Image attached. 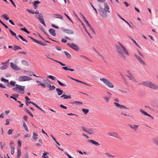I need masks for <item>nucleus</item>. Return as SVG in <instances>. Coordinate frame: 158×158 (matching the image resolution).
Returning a JSON list of instances; mask_svg holds the SVG:
<instances>
[{
  "label": "nucleus",
  "instance_id": "4",
  "mask_svg": "<svg viewBox=\"0 0 158 158\" xmlns=\"http://www.w3.org/2000/svg\"><path fill=\"white\" fill-rule=\"evenodd\" d=\"M126 76L130 80H132L134 82H137L136 80L130 71H128L127 72Z\"/></svg>",
  "mask_w": 158,
  "mask_h": 158
},
{
  "label": "nucleus",
  "instance_id": "21",
  "mask_svg": "<svg viewBox=\"0 0 158 158\" xmlns=\"http://www.w3.org/2000/svg\"><path fill=\"white\" fill-rule=\"evenodd\" d=\"M15 87L12 88V90L16 92L20 91V85H16Z\"/></svg>",
  "mask_w": 158,
  "mask_h": 158
},
{
  "label": "nucleus",
  "instance_id": "42",
  "mask_svg": "<svg viewBox=\"0 0 158 158\" xmlns=\"http://www.w3.org/2000/svg\"><path fill=\"white\" fill-rule=\"evenodd\" d=\"M40 22L42 23L44 26L46 27V25L45 24L43 18L40 19L39 20Z\"/></svg>",
  "mask_w": 158,
  "mask_h": 158
},
{
  "label": "nucleus",
  "instance_id": "62",
  "mask_svg": "<svg viewBox=\"0 0 158 158\" xmlns=\"http://www.w3.org/2000/svg\"><path fill=\"white\" fill-rule=\"evenodd\" d=\"M0 23L6 28L8 29V27L2 21H0Z\"/></svg>",
  "mask_w": 158,
  "mask_h": 158
},
{
  "label": "nucleus",
  "instance_id": "38",
  "mask_svg": "<svg viewBox=\"0 0 158 158\" xmlns=\"http://www.w3.org/2000/svg\"><path fill=\"white\" fill-rule=\"evenodd\" d=\"M103 98L105 100V102L107 103L109 102L110 98V97L104 96L103 97Z\"/></svg>",
  "mask_w": 158,
  "mask_h": 158
},
{
  "label": "nucleus",
  "instance_id": "53",
  "mask_svg": "<svg viewBox=\"0 0 158 158\" xmlns=\"http://www.w3.org/2000/svg\"><path fill=\"white\" fill-rule=\"evenodd\" d=\"M49 87V90H53L55 89L56 88L55 86H54L53 85L52 86H51H51H50Z\"/></svg>",
  "mask_w": 158,
  "mask_h": 158
},
{
  "label": "nucleus",
  "instance_id": "43",
  "mask_svg": "<svg viewBox=\"0 0 158 158\" xmlns=\"http://www.w3.org/2000/svg\"><path fill=\"white\" fill-rule=\"evenodd\" d=\"M20 30L23 31L28 34H29L30 33V32L28 31L25 28H21Z\"/></svg>",
  "mask_w": 158,
  "mask_h": 158
},
{
  "label": "nucleus",
  "instance_id": "63",
  "mask_svg": "<svg viewBox=\"0 0 158 158\" xmlns=\"http://www.w3.org/2000/svg\"><path fill=\"white\" fill-rule=\"evenodd\" d=\"M81 129H82V130L84 131H85V132H87V129H86V128L85 127H81Z\"/></svg>",
  "mask_w": 158,
  "mask_h": 158
},
{
  "label": "nucleus",
  "instance_id": "57",
  "mask_svg": "<svg viewBox=\"0 0 158 158\" xmlns=\"http://www.w3.org/2000/svg\"><path fill=\"white\" fill-rule=\"evenodd\" d=\"M106 155L107 156H109L111 157H114V156L112 155H110L109 153H105Z\"/></svg>",
  "mask_w": 158,
  "mask_h": 158
},
{
  "label": "nucleus",
  "instance_id": "45",
  "mask_svg": "<svg viewBox=\"0 0 158 158\" xmlns=\"http://www.w3.org/2000/svg\"><path fill=\"white\" fill-rule=\"evenodd\" d=\"M11 154L13 155L14 153V150L15 148L14 147H11Z\"/></svg>",
  "mask_w": 158,
  "mask_h": 158
},
{
  "label": "nucleus",
  "instance_id": "9",
  "mask_svg": "<svg viewBox=\"0 0 158 158\" xmlns=\"http://www.w3.org/2000/svg\"><path fill=\"white\" fill-rule=\"evenodd\" d=\"M114 104L115 105L116 107L119 108L120 109H128V108L126 107L124 105H121L117 102H114Z\"/></svg>",
  "mask_w": 158,
  "mask_h": 158
},
{
  "label": "nucleus",
  "instance_id": "25",
  "mask_svg": "<svg viewBox=\"0 0 158 158\" xmlns=\"http://www.w3.org/2000/svg\"><path fill=\"white\" fill-rule=\"evenodd\" d=\"M2 63H3V62L1 63V64L2 65V66L0 68V69L1 70L5 69L7 68V65L6 64H2Z\"/></svg>",
  "mask_w": 158,
  "mask_h": 158
},
{
  "label": "nucleus",
  "instance_id": "54",
  "mask_svg": "<svg viewBox=\"0 0 158 158\" xmlns=\"http://www.w3.org/2000/svg\"><path fill=\"white\" fill-rule=\"evenodd\" d=\"M20 49V48L19 46L15 45L13 48V50H16L18 49Z\"/></svg>",
  "mask_w": 158,
  "mask_h": 158
},
{
  "label": "nucleus",
  "instance_id": "64",
  "mask_svg": "<svg viewBox=\"0 0 158 158\" xmlns=\"http://www.w3.org/2000/svg\"><path fill=\"white\" fill-rule=\"evenodd\" d=\"M27 11L29 13H30L31 14H34V12L32 10H27Z\"/></svg>",
  "mask_w": 158,
  "mask_h": 158
},
{
  "label": "nucleus",
  "instance_id": "52",
  "mask_svg": "<svg viewBox=\"0 0 158 158\" xmlns=\"http://www.w3.org/2000/svg\"><path fill=\"white\" fill-rule=\"evenodd\" d=\"M57 82L59 83V84L60 85H61V86H63V87L66 86V85L65 84L62 83L59 81L57 80Z\"/></svg>",
  "mask_w": 158,
  "mask_h": 158
},
{
  "label": "nucleus",
  "instance_id": "27",
  "mask_svg": "<svg viewBox=\"0 0 158 158\" xmlns=\"http://www.w3.org/2000/svg\"><path fill=\"white\" fill-rule=\"evenodd\" d=\"M22 122H23V127H24V129L26 131H27V132H28V128L27 126L26 125L25 123L23 121H22Z\"/></svg>",
  "mask_w": 158,
  "mask_h": 158
},
{
  "label": "nucleus",
  "instance_id": "28",
  "mask_svg": "<svg viewBox=\"0 0 158 158\" xmlns=\"http://www.w3.org/2000/svg\"><path fill=\"white\" fill-rule=\"evenodd\" d=\"M61 98H63L64 99H70L71 98V97L70 95H67L65 94H63L62 95H61L60 97Z\"/></svg>",
  "mask_w": 158,
  "mask_h": 158
},
{
  "label": "nucleus",
  "instance_id": "10",
  "mask_svg": "<svg viewBox=\"0 0 158 158\" xmlns=\"http://www.w3.org/2000/svg\"><path fill=\"white\" fill-rule=\"evenodd\" d=\"M62 30L64 32L68 34L72 35L74 34V31L70 29H63Z\"/></svg>",
  "mask_w": 158,
  "mask_h": 158
},
{
  "label": "nucleus",
  "instance_id": "19",
  "mask_svg": "<svg viewBox=\"0 0 158 158\" xmlns=\"http://www.w3.org/2000/svg\"><path fill=\"white\" fill-rule=\"evenodd\" d=\"M10 65L11 67L15 70H18L19 69V68H18L17 66L13 62H10Z\"/></svg>",
  "mask_w": 158,
  "mask_h": 158
},
{
  "label": "nucleus",
  "instance_id": "3",
  "mask_svg": "<svg viewBox=\"0 0 158 158\" xmlns=\"http://www.w3.org/2000/svg\"><path fill=\"white\" fill-rule=\"evenodd\" d=\"M100 80L109 88H113L114 87V85L107 78H101L100 79Z\"/></svg>",
  "mask_w": 158,
  "mask_h": 158
},
{
  "label": "nucleus",
  "instance_id": "55",
  "mask_svg": "<svg viewBox=\"0 0 158 158\" xmlns=\"http://www.w3.org/2000/svg\"><path fill=\"white\" fill-rule=\"evenodd\" d=\"M80 56L81 57V58H82L84 59H85L87 60H89V59L85 56L81 55H80Z\"/></svg>",
  "mask_w": 158,
  "mask_h": 158
},
{
  "label": "nucleus",
  "instance_id": "23",
  "mask_svg": "<svg viewBox=\"0 0 158 158\" xmlns=\"http://www.w3.org/2000/svg\"><path fill=\"white\" fill-rule=\"evenodd\" d=\"M89 141L91 143L97 146H99L100 145L99 143L94 140H89Z\"/></svg>",
  "mask_w": 158,
  "mask_h": 158
},
{
  "label": "nucleus",
  "instance_id": "59",
  "mask_svg": "<svg viewBox=\"0 0 158 158\" xmlns=\"http://www.w3.org/2000/svg\"><path fill=\"white\" fill-rule=\"evenodd\" d=\"M87 25L89 27V28L91 29V30L92 31H94L93 28L91 26V25H90V24L89 23L88 24H87Z\"/></svg>",
  "mask_w": 158,
  "mask_h": 158
},
{
  "label": "nucleus",
  "instance_id": "49",
  "mask_svg": "<svg viewBox=\"0 0 158 158\" xmlns=\"http://www.w3.org/2000/svg\"><path fill=\"white\" fill-rule=\"evenodd\" d=\"M38 44L44 46H46L47 45V44L46 43H44L41 41H39L38 42Z\"/></svg>",
  "mask_w": 158,
  "mask_h": 158
},
{
  "label": "nucleus",
  "instance_id": "31",
  "mask_svg": "<svg viewBox=\"0 0 158 158\" xmlns=\"http://www.w3.org/2000/svg\"><path fill=\"white\" fill-rule=\"evenodd\" d=\"M56 90L58 94L59 95H61L63 93V91L59 88H56Z\"/></svg>",
  "mask_w": 158,
  "mask_h": 158
},
{
  "label": "nucleus",
  "instance_id": "32",
  "mask_svg": "<svg viewBox=\"0 0 158 158\" xmlns=\"http://www.w3.org/2000/svg\"><path fill=\"white\" fill-rule=\"evenodd\" d=\"M152 141L158 146V137H156L153 139H152Z\"/></svg>",
  "mask_w": 158,
  "mask_h": 158
},
{
  "label": "nucleus",
  "instance_id": "14",
  "mask_svg": "<svg viewBox=\"0 0 158 158\" xmlns=\"http://www.w3.org/2000/svg\"><path fill=\"white\" fill-rule=\"evenodd\" d=\"M104 11L107 12V13H110V11L109 10L110 9V6L108 5V4L106 3H104Z\"/></svg>",
  "mask_w": 158,
  "mask_h": 158
},
{
  "label": "nucleus",
  "instance_id": "47",
  "mask_svg": "<svg viewBox=\"0 0 158 158\" xmlns=\"http://www.w3.org/2000/svg\"><path fill=\"white\" fill-rule=\"evenodd\" d=\"M73 103L75 104L76 105H82L83 103L80 101H75L73 102Z\"/></svg>",
  "mask_w": 158,
  "mask_h": 158
},
{
  "label": "nucleus",
  "instance_id": "6",
  "mask_svg": "<svg viewBox=\"0 0 158 158\" xmlns=\"http://www.w3.org/2000/svg\"><path fill=\"white\" fill-rule=\"evenodd\" d=\"M134 55L140 63L144 65H146V63L139 56L135 54Z\"/></svg>",
  "mask_w": 158,
  "mask_h": 158
},
{
  "label": "nucleus",
  "instance_id": "16",
  "mask_svg": "<svg viewBox=\"0 0 158 158\" xmlns=\"http://www.w3.org/2000/svg\"><path fill=\"white\" fill-rule=\"evenodd\" d=\"M139 111L142 113L144 115L146 116H148L152 119H153L154 118L153 117H152V116H151L150 114H148L146 112L143 111L142 109H140Z\"/></svg>",
  "mask_w": 158,
  "mask_h": 158
},
{
  "label": "nucleus",
  "instance_id": "2",
  "mask_svg": "<svg viewBox=\"0 0 158 158\" xmlns=\"http://www.w3.org/2000/svg\"><path fill=\"white\" fill-rule=\"evenodd\" d=\"M138 84L143 85L154 90H157L158 89L157 85L149 81H143L139 83Z\"/></svg>",
  "mask_w": 158,
  "mask_h": 158
},
{
  "label": "nucleus",
  "instance_id": "56",
  "mask_svg": "<svg viewBox=\"0 0 158 158\" xmlns=\"http://www.w3.org/2000/svg\"><path fill=\"white\" fill-rule=\"evenodd\" d=\"M1 80L2 81H3L5 83H8V80H6L3 78H1Z\"/></svg>",
  "mask_w": 158,
  "mask_h": 158
},
{
  "label": "nucleus",
  "instance_id": "48",
  "mask_svg": "<svg viewBox=\"0 0 158 158\" xmlns=\"http://www.w3.org/2000/svg\"><path fill=\"white\" fill-rule=\"evenodd\" d=\"M26 112L27 113L29 114V115H30L31 116V117H33V114L31 113V112L29 110H26Z\"/></svg>",
  "mask_w": 158,
  "mask_h": 158
},
{
  "label": "nucleus",
  "instance_id": "36",
  "mask_svg": "<svg viewBox=\"0 0 158 158\" xmlns=\"http://www.w3.org/2000/svg\"><path fill=\"white\" fill-rule=\"evenodd\" d=\"M2 17L6 20H8L9 19L8 15L6 14H4L2 15Z\"/></svg>",
  "mask_w": 158,
  "mask_h": 158
},
{
  "label": "nucleus",
  "instance_id": "22",
  "mask_svg": "<svg viewBox=\"0 0 158 158\" xmlns=\"http://www.w3.org/2000/svg\"><path fill=\"white\" fill-rule=\"evenodd\" d=\"M8 30L11 34L15 36L17 39H18L19 38H20V35H19L18 37L16 36V34L13 32L9 28Z\"/></svg>",
  "mask_w": 158,
  "mask_h": 158
},
{
  "label": "nucleus",
  "instance_id": "61",
  "mask_svg": "<svg viewBox=\"0 0 158 158\" xmlns=\"http://www.w3.org/2000/svg\"><path fill=\"white\" fill-rule=\"evenodd\" d=\"M64 14L66 16L67 18L70 21H71L73 23V21H72L71 19L70 18V17L65 13H64Z\"/></svg>",
  "mask_w": 158,
  "mask_h": 158
},
{
  "label": "nucleus",
  "instance_id": "41",
  "mask_svg": "<svg viewBox=\"0 0 158 158\" xmlns=\"http://www.w3.org/2000/svg\"><path fill=\"white\" fill-rule=\"evenodd\" d=\"M82 111L85 114H87L89 112V110L88 109H82Z\"/></svg>",
  "mask_w": 158,
  "mask_h": 158
},
{
  "label": "nucleus",
  "instance_id": "18",
  "mask_svg": "<svg viewBox=\"0 0 158 158\" xmlns=\"http://www.w3.org/2000/svg\"><path fill=\"white\" fill-rule=\"evenodd\" d=\"M49 33L53 36H56L55 31L54 29L50 28L49 30Z\"/></svg>",
  "mask_w": 158,
  "mask_h": 158
},
{
  "label": "nucleus",
  "instance_id": "13",
  "mask_svg": "<svg viewBox=\"0 0 158 158\" xmlns=\"http://www.w3.org/2000/svg\"><path fill=\"white\" fill-rule=\"evenodd\" d=\"M44 83L46 85V86L49 87L51 86L52 82L48 79H44L43 81Z\"/></svg>",
  "mask_w": 158,
  "mask_h": 158
},
{
  "label": "nucleus",
  "instance_id": "5",
  "mask_svg": "<svg viewBox=\"0 0 158 158\" xmlns=\"http://www.w3.org/2000/svg\"><path fill=\"white\" fill-rule=\"evenodd\" d=\"M67 45L72 48L75 50L76 51H78L79 50V48L75 44L68 43Z\"/></svg>",
  "mask_w": 158,
  "mask_h": 158
},
{
  "label": "nucleus",
  "instance_id": "46",
  "mask_svg": "<svg viewBox=\"0 0 158 158\" xmlns=\"http://www.w3.org/2000/svg\"><path fill=\"white\" fill-rule=\"evenodd\" d=\"M129 37L131 40V41L133 42V43L134 44H135L137 46H138V45L137 42H136V41L134 40L133 38H131V37L129 36Z\"/></svg>",
  "mask_w": 158,
  "mask_h": 158
},
{
  "label": "nucleus",
  "instance_id": "17",
  "mask_svg": "<svg viewBox=\"0 0 158 158\" xmlns=\"http://www.w3.org/2000/svg\"><path fill=\"white\" fill-rule=\"evenodd\" d=\"M36 83L38 85H40L44 88H45L46 87V85L44 83L41 81H36Z\"/></svg>",
  "mask_w": 158,
  "mask_h": 158
},
{
  "label": "nucleus",
  "instance_id": "20",
  "mask_svg": "<svg viewBox=\"0 0 158 158\" xmlns=\"http://www.w3.org/2000/svg\"><path fill=\"white\" fill-rule=\"evenodd\" d=\"M41 2L39 1H35L34 2V3H33V6H34V8L35 9H36L37 8V7L38 6V4H39Z\"/></svg>",
  "mask_w": 158,
  "mask_h": 158
},
{
  "label": "nucleus",
  "instance_id": "26",
  "mask_svg": "<svg viewBox=\"0 0 158 158\" xmlns=\"http://www.w3.org/2000/svg\"><path fill=\"white\" fill-rule=\"evenodd\" d=\"M21 63L23 65L25 66H28L29 65L28 61L25 60H22Z\"/></svg>",
  "mask_w": 158,
  "mask_h": 158
},
{
  "label": "nucleus",
  "instance_id": "35",
  "mask_svg": "<svg viewBox=\"0 0 158 158\" xmlns=\"http://www.w3.org/2000/svg\"><path fill=\"white\" fill-rule=\"evenodd\" d=\"M64 53H65V55L67 57L68 59H70L71 58V55L67 52L64 51Z\"/></svg>",
  "mask_w": 158,
  "mask_h": 158
},
{
  "label": "nucleus",
  "instance_id": "8",
  "mask_svg": "<svg viewBox=\"0 0 158 158\" xmlns=\"http://www.w3.org/2000/svg\"><path fill=\"white\" fill-rule=\"evenodd\" d=\"M107 134L110 136L121 139L120 136L116 133L114 132H109Z\"/></svg>",
  "mask_w": 158,
  "mask_h": 158
},
{
  "label": "nucleus",
  "instance_id": "29",
  "mask_svg": "<svg viewBox=\"0 0 158 158\" xmlns=\"http://www.w3.org/2000/svg\"><path fill=\"white\" fill-rule=\"evenodd\" d=\"M18 148H17V150H18V155H17V158H19V155H20V153H19V146H20V140H18Z\"/></svg>",
  "mask_w": 158,
  "mask_h": 158
},
{
  "label": "nucleus",
  "instance_id": "60",
  "mask_svg": "<svg viewBox=\"0 0 158 158\" xmlns=\"http://www.w3.org/2000/svg\"><path fill=\"white\" fill-rule=\"evenodd\" d=\"M45 56L47 58H48V59H49L51 60H53L54 61V60H55L53 59V58L50 57V55L49 54H47V55H45Z\"/></svg>",
  "mask_w": 158,
  "mask_h": 158
},
{
  "label": "nucleus",
  "instance_id": "15",
  "mask_svg": "<svg viewBox=\"0 0 158 158\" xmlns=\"http://www.w3.org/2000/svg\"><path fill=\"white\" fill-rule=\"evenodd\" d=\"M86 133L90 135H93L95 134V131L92 128H88Z\"/></svg>",
  "mask_w": 158,
  "mask_h": 158
},
{
  "label": "nucleus",
  "instance_id": "40",
  "mask_svg": "<svg viewBox=\"0 0 158 158\" xmlns=\"http://www.w3.org/2000/svg\"><path fill=\"white\" fill-rule=\"evenodd\" d=\"M48 78L51 79L54 81H56L57 79L56 77L51 75L48 76Z\"/></svg>",
  "mask_w": 158,
  "mask_h": 158
},
{
  "label": "nucleus",
  "instance_id": "58",
  "mask_svg": "<svg viewBox=\"0 0 158 158\" xmlns=\"http://www.w3.org/2000/svg\"><path fill=\"white\" fill-rule=\"evenodd\" d=\"M54 61L60 64L62 66H65V65L64 64L62 63H61L60 61H58L56 60H54Z\"/></svg>",
  "mask_w": 158,
  "mask_h": 158
},
{
  "label": "nucleus",
  "instance_id": "30",
  "mask_svg": "<svg viewBox=\"0 0 158 158\" xmlns=\"http://www.w3.org/2000/svg\"><path fill=\"white\" fill-rule=\"evenodd\" d=\"M33 139L35 140H36L38 138V135L35 132H33Z\"/></svg>",
  "mask_w": 158,
  "mask_h": 158
},
{
  "label": "nucleus",
  "instance_id": "11",
  "mask_svg": "<svg viewBox=\"0 0 158 158\" xmlns=\"http://www.w3.org/2000/svg\"><path fill=\"white\" fill-rule=\"evenodd\" d=\"M129 127L133 130L136 131L138 129L139 126L133 124L132 125H129Z\"/></svg>",
  "mask_w": 158,
  "mask_h": 158
},
{
  "label": "nucleus",
  "instance_id": "39",
  "mask_svg": "<svg viewBox=\"0 0 158 158\" xmlns=\"http://www.w3.org/2000/svg\"><path fill=\"white\" fill-rule=\"evenodd\" d=\"M62 68L65 70H70L71 71H73L74 70L73 69H70L66 67H63Z\"/></svg>",
  "mask_w": 158,
  "mask_h": 158
},
{
  "label": "nucleus",
  "instance_id": "7",
  "mask_svg": "<svg viewBox=\"0 0 158 158\" xmlns=\"http://www.w3.org/2000/svg\"><path fill=\"white\" fill-rule=\"evenodd\" d=\"M32 78L30 77L26 76H20V81H23L31 80Z\"/></svg>",
  "mask_w": 158,
  "mask_h": 158
},
{
  "label": "nucleus",
  "instance_id": "12",
  "mask_svg": "<svg viewBox=\"0 0 158 158\" xmlns=\"http://www.w3.org/2000/svg\"><path fill=\"white\" fill-rule=\"evenodd\" d=\"M15 81H11L10 82L7 84V85L9 87L11 88L12 87L15 86L16 85Z\"/></svg>",
  "mask_w": 158,
  "mask_h": 158
},
{
  "label": "nucleus",
  "instance_id": "34",
  "mask_svg": "<svg viewBox=\"0 0 158 158\" xmlns=\"http://www.w3.org/2000/svg\"><path fill=\"white\" fill-rule=\"evenodd\" d=\"M54 17L56 18H59L62 19H63V16L60 15L58 14H54Z\"/></svg>",
  "mask_w": 158,
  "mask_h": 158
},
{
  "label": "nucleus",
  "instance_id": "33",
  "mask_svg": "<svg viewBox=\"0 0 158 158\" xmlns=\"http://www.w3.org/2000/svg\"><path fill=\"white\" fill-rule=\"evenodd\" d=\"M25 88V86L20 85V94H24V89Z\"/></svg>",
  "mask_w": 158,
  "mask_h": 158
},
{
  "label": "nucleus",
  "instance_id": "50",
  "mask_svg": "<svg viewBox=\"0 0 158 158\" xmlns=\"http://www.w3.org/2000/svg\"><path fill=\"white\" fill-rule=\"evenodd\" d=\"M13 131V129H10L7 131V133L8 135H10L12 134Z\"/></svg>",
  "mask_w": 158,
  "mask_h": 158
},
{
  "label": "nucleus",
  "instance_id": "44",
  "mask_svg": "<svg viewBox=\"0 0 158 158\" xmlns=\"http://www.w3.org/2000/svg\"><path fill=\"white\" fill-rule=\"evenodd\" d=\"M44 17V16L41 14H39V15L38 17L36 18L37 19H38L39 20L40 19H41L43 18Z\"/></svg>",
  "mask_w": 158,
  "mask_h": 158
},
{
  "label": "nucleus",
  "instance_id": "37",
  "mask_svg": "<svg viewBox=\"0 0 158 158\" xmlns=\"http://www.w3.org/2000/svg\"><path fill=\"white\" fill-rule=\"evenodd\" d=\"M48 154V153L46 152L43 153V155L42 157L43 158H48V156H47V155Z\"/></svg>",
  "mask_w": 158,
  "mask_h": 158
},
{
  "label": "nucleus",
  "instance_id": "1",
  "mask_svg": "<svg viewBox=\"0 0 158 158\" xmlns=\"http://www.w3.org/2000/svg\"><path fill=\"white\" fill-rule=\"evenodd\" d=\"M118 44L119 45H116L115 46L117 52L121 58L125 60H126L127 58L125 54L127 56H129V53L128 50L122 43L118 42Z\"/></svg>",
  "mask_w": 158,
  "mask_h": 158
},
{
  "label": "nucleus",
  "instance_id": "51",
  "mask_svg": "<svg viewBox=\"0 0 158 158\" xmlns=\"http://www.w3.org/2000/svg\"><path fill=\"white\" fill-rule=\"evenodd\" d=\"M118 16L123 21L127 23H128V22H127L124 19L122 18L119 14H118Z\"/></svg>",
  "mask_w": 158,
  "mask_h": 158
},
{
  "label": "nucleus",
  "instance_id": "24",
  "mask_svg": "<svg viewBox=\"0 0 158 158\" xmlns=\"http://www.w3.org/2000/svg\"><path fill=\"white\" fill-rule=\"evenodd\" d=\"M107 12L104 11L102 12L100 14L103 18H106L107 16Z\"/></svg>",
  "mask_w": 158,
  "mask_h": 158
}]
</instances>
